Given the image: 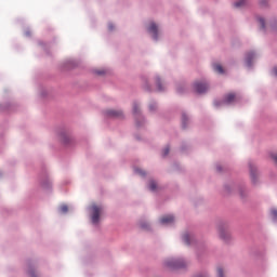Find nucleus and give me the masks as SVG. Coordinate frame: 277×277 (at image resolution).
<instances>
[{
  "instance_id": "obj_12",
  "label": "nucleus",
  "mask_w": 277,
  "mask_h": 277,
  "mask_svg": "<svg viewBox=\"0 0 277 277\" xmlns=\"http://www.w3.org/2000/svg\"><path fill=\"white\" fill-rule=\"evenodd\" d=\"M252 60H254V53H249L248 55H247V64H248V66H251L252 65Z\"/></svg>"
},
{
  "instance_id": "obj_17",
  "label": "nucleus",
  "mask_w": 277,
  "mask_h": 277,
  "mask_svg": "<svg viewBox=\"0 0 277 277\" xmlns=\"http://www.w3.org/2000/svg\"><path fill=\"white\" fill-rule=\"evenodd\" d=\"M133 114H140V105L137 103L133 104Z\"/></svg>"
},
{
  "instance_id": "obj_9",
  "label": "nucleus",
  "mask_w": 277,
  "mask_h": 277,
  "mask_svg": "<svg viewBox=\"0 0 277 277\" xmlns=\"http://www.w3.org/2000/svg\"><path fill=\"white\" fill-rule=\"evenodd\" d=\"M219 235L221 239H224V241H228V239H230V234H228V232L224 230L223 228H219Z\"/></svg>"
},
{
  "instance_id": "obj_10",
  "label": "nucleus",
  "mask_w": 277,
  "mask_h": 277,
  "mask_svg": "<svg viewBox=\"0 0 277 277\" xmlns=\"http://www.w3.org/2000/svg\"><path fill=\"white\" fill-rule=\"evenodd\" d=\"M213 68L215 70V72H219V75H224V67H222V65L215 64V65H213Z\"/></svg>"
},
{
  "instance_id": "obj_6",
  "label": "nucleus",
  "mask_w": 277,
  "mask_h": 277,
  "mask_svg": "<svg viewBox=\"0 0 277 277\" xmlns=\"http://www.w3.org/2000/svg\"><path fill=\"white\" fill-rule=\"evenodd\" d=\"M250 176L252 183H256V179H259V172H256V167L250 164Z\"/></svg>"
},
{
  "instance_id": "obj_2",
  "label": "nucleus",
  "mask_w": 277,
  "mask_h": 277,
  "mask_svg": "<svg viewBox=\"0 0 277 277\" xmlns=\"http://www.w3.org/2000/svg\"><path fill=\"white\" fill-rule=\"evenodd\" d=\"M91 211H92V223L93 224H98V220L101 217V212L103 211V208L96 205L91 206Z\"/></svg>"
},
{
  "instance_id": "obj_3",
  "label": "nucleus",
  "mask_w": 277,
  "mask_h": 277,
  "mask_svg": "<svg viewBox=\"0 0 277 277\" xmlns=\"http://www.w3.org/2000/svg\"><path fill=\"white\" fill-rule=\"evenodd\" d=\"M235 101H237V95H235V93H228L227 95H225L223 102H214V105L215 107H220L222 103H224L225 105H232V103H235Z\"/></svg>"
},
{
  "instance_id": "obj_25",
  "label": "nucleus",
  "mask_w": 277,
  "mask_h": 277,
  "mask_svg": "<svg viewBox=\"0 0 277 277\" xmlns=\"http://www.w3.org/2000/svg\"><path fill=\"white\" fill-rule=\"evenodd\" d=\"M273 75H275V77H277V67L273 68Z\"/></svg>"
},
{
  "instance_id": "obj_15",
  "label": "nucleus",
  "mask_w": 277,
  "mask_h": 277,
  "mask_svg": "<svg viewBox=\"0 0 277 277\" xmlns=\"http://www.w3.org/2000/svg\"><path fill=\"white\" fill-rule=\"evenodd\" d=\"M245 4H246V0H239L234 5H235V8H242V5H245Z\"/></svg>"
},
{
  "instance_id": "obj_19",
  "label": "nucleus",
  "mask_w": 277,
  "mask_h": 277,
  "mask_svg": "<svg viewBox=\"0 0 277 277\" xmlns=\"http://www.w3.org/2000/svg\"><path fill=\"white\" fill-rule=\"evenodd\" d=\"M61 213H68V206H66V205H63V206H61Z\"/></svg>"
},
{
  "instance_id": "obj_22",
  "label": "nucleus",
  "mask_w": 277,
  "mask_h": 277,
  "mask_svg": "<svg viewBox=\"0 0 277 277\" xmlns=\"http://www.w3.org/2000/svg\"><path fill=\"white\" fill-rule=\"evenodd\" d=\"M259 23H260L262 29H265V19H263V17L259 18Z\"/></svg>"
},
{
  "instance_id": "obj_24",
  "label": "nucleus",
  "mask_w": 277,
  "mask_h": 277,
  "mask_svg": "<svg viewBox=\"0 0 277 277\" xmlns=\"http://www.w3.org/2000/svg\"><path fill=\"white\" fill-rule=\"evenodd\" d=\"M28 274L30 277H36V273L34 271H30Z\"/></svg>"
},
{
  "instance_id": "obj_16",
  "label": "nucleus",
  "mask_w": 277,
  "mask_h": 277,
  "mask_svg": "<svg viewBox=\"0 0 277 277\" xmlns=\"http://www.w3.org/2000/svg\"><path fill=\"white\" fill-rule=\"evenodd\" d=\"M134 172L136 174H140V176H146V172L144 170H142V169H135Z\"/></svg>"
},
{
  "instance_id": "obj_26",
  "label": "nucleus",
  "mask_w": 277,
  "mask_h": 277,
  "mask_svg": "<svg viewBox=\"0 0 277 277\" xmlns=\"http://www.w3.org/2000/svg\"><path fill=\"white\" fill-rule=\"evenodd\" d=\"M155 107H156L155 105H150L149 109H155Z\"/></svg>"
},
{
  "instance_id": "obj_21",
  "label": "nucleus",
  "mask_w": 277,
  "mask_h": 277,
  "mask_svg": "<svg viewBox=\"0 0 277 277\" xmlns=\"http://www.w3.org/2000/svg\"><path fill=\"white\" fill-rule=\"evenodd\" d=\"M169 154H170V147H166L162 151V157H168Z\"/></svg>"
},
{
  "instance_id": "obj_13",
  "label": "nucleus",
  "mask_w": 277,
  "mask_h": 277,
  "mask_svg": "<svg viewBox=\"0 0 277 277\" xmlns=\"http://www.w3.org/2000/svg\"><path fill=\"white\" fill-rule=\"evenodd\" d=\"M149 189H150V192H157V182L150 181L149 182Z\"/></svg>"
},
{
  "instance_id": "obj_20",
  "label": "nucleus",
  "mask_w": 277,
  "mask_h": 277,
  "mask_svg": "<svg viewBox=\"0 0 277 277\" xmlns=\"http://www.w3.org/2000/svg\"><path fill=\"white\" fill-rule=\"evenodd\" d=\"M217 277H224V269L222 267H217Z\"/></svg>"
},
{
  "instance_id": "obj_5",
  "label": "nucleus",
  "mask_w": 277,
  "mask_h": 277,
  "mask_svg": "<svg viewBox=\"0 0 277 277\" xmlns=\"http://www.w3.org/2000/svg\"><path fill=\"white\" fill-rule=\"evenodd\" d=\"M106 115L109 116V118H122L123 116L122 110H115V109L106 110Z\"/></svg>"
},
{
  "instance_id": "obj_11",
  "label": "nucleus",
  "mask_w": 277,
  "mask_h": 277,
  "mask_svg": "<svg viewBox=\"0 0 277 277\" xmlns=\"http://www.w3.org/2000/svg\"><path fill=\"white\" fill-rule=\"evenodd\" d=\"M192 239V236L189 234H184L183 235V241L184 243H186L187 246H189L192 242L189 241Z\"/></svg>"
},
{
  "instance_id": "obj_14",
  "label": "nucleus",
  "mask_w": 277,
  "mask_h": 277,
  "mask_svg": "<svg viewBox=\"0 0 277 277\" xmlns=\"http://www.w3.org/2000/svg\"><path fill=\"white\" fill-rule=\"evenodd\" d=\"M156 84H157L158 91L159 92H163V88L161 87V79L158 78L156 80Z\"/></svg>"
},
{
  "instance_id": "obj_4",
  "label": "nucleus",
  "mask_w": 277,
  "mask_h": 277,
  "mask_svg": "<svg viewBox=\"0 0 277 277\" xmlns=\"http://www.w3.org/2000/svg\"><path fill=\"white\" fill-rule=\"evenodd\" d=\"M194 90L198 94H205V92H207L209 90V84L205 83V82H195Z\"/></svg>"
},
{
  "instance_id": "obj_23",
  "label": "nucleus",
  "mask_w": 277,
  "mask_h": 277,
  "mask_svg": "<svg viewBox=\"0 0 277 277\" xmlns=\"http://www.w3.org/2000/svg\"><path fill=\"white\" fill-rule=\"evenodd\" d=\"M271 214L274 220H277V210H272Z\"/></svg>"
},
{
  "instance_id": "obj_28",
  "label": "nucleus",
  "mask_w": 277,
  "mask_h": 277,
  "mask_svg": "<svg viewBox=\"0 0 277 277\" xmlns=\"http://www.w3.org/2000/svg\"><path fill=\"white\" fill-rule=\"evenodd\" d=\"M109 29H114V26L110 25V26H109Z\"/></svg>"
},
{
  "instance_id": "obj_18",
  "label": "nucleus",
  "mask_w": 277,
  "mask_h": 277,
  "mask_svg": "<svg viewBox=\"0 0 277 277\" xmlns=\"http://www.w3.org/2000/svg\"><path fill=\"white\" fill-rule=\"evenodd\" d=\"M187 122V115H182V126L185 129Z\"/></svg>"
},
{
  "instance_id": "obj_8",
  "label": "nucleus",
  "mask_w": 277,
  "mask_h": 277,
  "mask_svg": "<svg viewBox=\"0 0 277 277\" xmlns=\"http://www.w3.org/2000/svg\"><path fill=\"white\" fill-rule=\"evenodd\" d=\"M174 216L173 215H164L160 219V224H173Z\"/></svg>"
},
{
  "instance_id": "obj_27",
  "label": "nucleus",
  "mask_w": 277,
  "mask_h": 277,
  "mask_svg": "<svg viewBox=\"0 0 277 277\" xmlns=\"http://www.w3.org/2000/svg\"><path fill=\"white\" fill-rule=\"evenodd\" d=\"M197 277H207V276H205V275H198Z\"/></svg>"
},
{
  "instance_id": "obj_7",
  "label": "nucleus",
  "mask_w": 277,
  "mask_h": 277,
  "mask_svg": "<svg viewBox=\"0 0 277 277\" xmlns=\"http://www.w3.org/2000/svg\"><path fill=\"white\" fill-rule=\"evenodd\" d=\"M157 31H158V29H157V24L151 23V24L149 25V27H148V32H149V34H153L154 40H157Z\"/></svg>"
},
{
  "instance_id": "obj_1",
  "label": "nucleus",
  "mask_w": 277,
  "mask_h": 277,
  "mask_svg": "<svg viewBox=\"0 0 277 277\" xmlns=\"http://www.w3.org/2000/svg\"><path fill=\"white\" fill-rule=\"evenodd\" d=\"M164 265H167V267H170V269H183L184 267H187V262L182 259H170L164 262Z\"/></svg>"
}]
</instances>
